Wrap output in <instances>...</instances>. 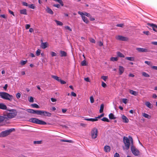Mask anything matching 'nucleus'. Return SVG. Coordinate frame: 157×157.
Listing matches in <instances>:
<instances>
[{"mask_svg":"<svg viewBox=\"0 0 157 157\" xmlns=\"http://www.w3.org/2000/svg\"><path fill=\"white\" fill-rule=\"evenodd\" d=\"M17 115V112L15 110H8L3 116L4 120L5 119H11L14 118Z\"/></svg>","mask_w":157,"mask_h":157,"instance_id":"1","label":"nucleus"},{"mask_svg":"<svg viewBox=\"0 0 157 157\" xmlns=\"http://www.w3.org/2000/svg\"><path fill=\"white\" fill-rule=\"evenodd\" d=\"M0 98L10 101H11L13 99V96L12 95L4 92H0Z\"/></svg>","mask_w":157,"mask_h":157,"instance_id":"2","label":"nucleus"},{"mask_svg":"<svg viewBox=\"0 0 157 157\" xmlns=\"http://www.w3.org/2000/svg\"><path fill=\"white\" fill-rule=\"evenodd\" d=\"M29 121L31 122L41 125H46L47 124L45 121L36 118H31L29 119Z\"/></svg>","mask_w":157,"mask_h":157,"instance_id":"3","label":"nucleus"},{"mask_svg":"<svg viewBox=\"0 0 157 157\" xmlns=\"http://www.w3.org/2000/svg\"><path fill=\"white\" fill-rule=\"evenodd\" d=\"M15 130L14 128H11L6 130L0 133V137H3L9 135L10 133Z\"/></svg>","mask_w":157,"mask_h":157,"instance_id":"4","label":"nucleus"},{"mask_svg":"<svg viewBox=\"0 0 157 157\" xmlns=\"http://www.w3.org/2000/svg\"><path fill=\"white\" fill-rule=\"evenodd\" d=\"M123 140L125 144V149L126 150H128L130 146V142H129V139H128V138L124 136L123 137Z\"/></svg>","mask_w":157,"mask_h":157,"instance_id":"5","label":"nucleus"},{"mask_svg":"<svg viewBox=\"0 0 157 157\" xmlns=\"http://www.w3.org/2000/svg\"><path fill=\"white\" fill-rule=\"evenodd\" d=\"M91 135L92 138L95 139L98 136V130L96 128H94L91 131Z\"/></svg>","mask_w":157,"mask_h":157,"instance_id":"6","label":"nucleus"},{"mask_svg":"<svg viewBox=\"0 0 157 157\" xmlns=\"http://www.w3.org/2000/svg\"><path fill=\"white\" fill-rule=\"evenodd\" d=\"M131 150L133 154L135 156H138L140 155L139 151L135 147L132 146Z\"/></svg>","mask_w":157,"mask_h":157,"instance_id":"7","label":"nucleus"},{"mask_svg":"<svg viewBox=\"0 0 157 157\" xmlns=\"http://www.w3.org/2000/svg\"><path fill=\"white\" fill-rule=\"evenodd\" d=\"M115 38L117 40L120 41H127L128 40V37L121 35L116 36Z\"/></svg>","mask_w":157,"mask_h":157,"instance_id":"8","label":"nucleus"},{"mask_svg":"<svg viewBox=\"0 0 157 157\" xmlns=\"http://www.w3.org/2000/svg\"><path fill=\"white\" fill-rule=\"evenodd\" d=\"M136 49L139 52H149V50L147 48H137Z\"/></svg>","mask_w":157,"mask_h":157,"instance_id":"9","label":"nucleus"},{"mask_svg":"<svg viewBox=\"0 0 157 157\" xmlns=\"http://www.w3.org/2000/svg\"><path fill=\"white\" fill-rule=\"evenodd\" d=\"M41 114H41L40 115L48 117H51L52 115L51 113L49 112L44 111H42V112Z\"/></svg>","mask_w":157,"mask_h":157,"instance_id":"10","label":"nucleus"},{"mask_svg":"<svg viewBox=\"0 0 157 157\" xmlns=\"http://www.w3.org/2000/svg\"><path fill=\"white\" fill-rule=\"evenodd\" d=\"M148 25L149 26H150L152 28L153 30L157 32V25L154 24H148Z\"/></svg>","mask_w":157,"mask_h":157,"instance_id":"11","label":"nucleus"},{"mask_svg":"<svg viewBox=\"0 0 157 157\" xmlns=\"http://www.w3.org/2000/svg\"><path fill=\"white\" fill-rule=\"evenodd\" d=\"M78 13L80 14L81 16H86L87 17H90V13H87L86 12H85L84 13H83L82 12H81L80 11H78Z\"/></svg>","mask_w":157,"mask_h":157,"instance_id":"12","label":"nucleus"},{"mask_svg":"<svg viewBox=\"0 0 157 157\" xmlns=\"http://www.w3.org/2000/svg\"><path fill=\"white\" fill-rule=\"evenodd\" d=\"M7 106L3 103H0V109L6 110L7 109Z\"/></svg>","mask_w":157,"mask_h":157,"instance_id":"13","label":"nucleus"},{"mask_svg":"<svg viewBox=\"0 0 157 157\" xmlns=\"http://www.w3.org/2000/svg\"><path fill=\"white\" fill-rule=\"evenodd\" d=\"M122 118L123 122L127 123L128 122L129 120L128 118L124 115L122 116Z\"/></svg>","mask_w":157,"mask_h":157,"instance_id":"14","label":"nucleus"},{"mask_svg":"<svg viewBox=\"0 0 157 157\" xmlns=\"http://www.w3.org/2000/svg\"><path fill=\"white\" fill-rule=\"evenodd\" d=\"M119 73L120 75H121L124 72V69L122 66H119Z\"/></svg>","mask_w":157,"mask_h":157,"instance_id":"15","label":"nucleus"},{"mask_svg":"<svg viewBox=\"0 0 157 157\" xmlns=\"http://www.w3.org/2000/svg\"><path fill=\"white\" fill-rule=\"evenodd\" d=\"M48 44L47 42H42L41 44V47L43 49H45L48 46Z\"/></svg>","mask_w":157,"mask_h":157,"instance_id":"16","label":"nucleus"},{"mask_svg":"<svg viewBox=\"0 0 157 157\" xmlns=\"http://www.w3.org/2000/svg\"><path fill=\"white\" fill-rule=\"evenodd\" d=\"M110 147L109 146L106 145L104 147V151L106 152H109L110 151Z\"/></svg>","mask_w":157,"mask_h":157,"instance_id":"17","label":"nucleus"},{"mask_svg":"<svg viewBox=\"0 0 157 157\" xmlns=\"http://www.w3.org/2000/svg\"><path fill=\"white\" fill-rule=\"evenodd\" d=\"M60 53L61 57H65L67 56V53L64 51H60Z\"/></svg>","mask_w":157,"mask_h":157,"instance_id":"18","label":"nucleus"},{"mask_svg":"<svg viewBox=\"0 0 157 157\" xmlns=\"http://www.w3.org/2000/svg\"><path fill=\"white\" fill-rule=\"evenodd\" d=\"M46 10L48 13L49 14H53V11L51 9H50L48 7H47Z\"/></svg>","mask_w":157,"mask_h":157,"instance_id":"19","label":"nucleus"},{"mask_svg":"<svg viewBox=\"0 0 157 157\" xmlns=\"http://www.w3.org/2000/svg\"><path fill=\"white\" fill-rule=\"evenodd\" d=\"M42 110H34V111L33 114H36L38 115H41L42 114L41 113H42Z\"/></svg>","mask_w":157,"mask_h":157,"instance_id":"20","label":"nucleus"},{"mask_svg":"<svg viewBox=\"0 0 157 157\" xmlns=\"http://www.w3.org/2000/svg\"><path fill=\"white\" fill-rule=\"evenodd\" d=\"M145 105L147 107L150 109H151L152 107L151 104L149 101H147L145 102Z\"/></svg>","mask_w":157,"mask_h":157,"instance_id":"21","label":"nucleus"},{"mask_svg":"<svg viewBox=\"0 0 157 157\" xmlns=\"http://www.w3.org/2000/svg\"><path fill=\"white\" fill-rule=\"evenodd\" d=\"M83 20V21L86 23H88L89 22L88 20L87 19V18L86 17H85L84 16H81Z\"/></svg>","mask_w":157,"mask_h":157,"instance_id":"22","label":"nucleus"},{"mask_svg":"<svg viewBox=\"0 0 157 157\" xmlns=\"http://www.w3.org/2000/svg\"><path fill=\"white\" fill-rule=\"evenodd\" d=\"M20 13L22 14L26 15L27 14V11L25 9L20 10Z\"/></svg>","mask_w":157,"mask_h":157,"instance_id":"23","label":"nucleus"},{"mask_svg":"<svg viewBox=\"0 0 157 157\" xmlns=\"http://www.w3.org/2000/svg\"><path fill=\"white\" fill-rule=\"evenodd\" d=\"M129 92L131 94L135 96H137L138 94V93L137 92L133 90H130Z\"/></svg>","mask_w":157,"mask_h":157,"instance_id":"24","label":"nucleus"},{"mask_svg":"<svg viewBox=\"0 0 157 157\" xmlns=\"http://www.w3.org/2000/svg\"><path fill=\"white\" fill-rule=\"evenodd\" d=\"M109 118L110 119H115L116 117H114V114L112 113H110L109 115Z\"/></svg>","mask_w":157,"mask_h":157,"instance_id":"25","label":"nucleus"},{"mask_svg":"<svg viewBox=\"0 0 157 157\" xmlns=\"http://www.w3.org/2000/svg\"><path fill=\"white\" fill-rule=\"evenodd\" d=\"M117 55L118 57H120L124 58V55L120 52H117Z\"/></svg>","mask_w":157,"mask_h":157,"instance_id":"26","label":"nucleus"},{"mask_svg":"<svg viewBox=\"0 0 157 157\" xmlns=\"http://www.w3.org/2000/svg\"><path fill=\"white\" fill-rule=\"evenodd\" d=\"M55 21L58 25L62 26L63 25V23L60 21L57 20H55Z\"/></svg>","mask_w":157,"mask_h":157,"instance_id":"27","label":"nucleus"},{"mask_svg":"<svg viewBox=\"0 0 157 157\" xmlns=\"http://www.w3.org/2000/svg\"><path fill=\"white\" fill-rule=\"evenodd\" d=\"M143 116L145 118H146L148 119H150L151 118V116L148 114L144 113H143Z\"/></svg>","mask_w":157,"mask_h":157,"instance_id":"28","label":"nucleus"},{"mask_svg":"<svg viewBox=\"0 0 157 157\" xmlns=\"http://www.w3.org/2000/svg\"><path fill=\"white\" fill-rule=\"evenodd\" d=\"M31 106L33 108H39V106L36 104H33L31 105Z\"/></svg>","mask_w":157,"mask_h":157,"instance_id":"29","label":"nucleus"},{"mask_svg":"<svg viewBox=\"0 0 157 157\" xmlns=\"http://www.w3.org/2000/svg\"><path fill=\"white\" fill-rule=\"evenodd\" d=\"M126 59L128 60L131 61H134V58L133 57H126Z\"/></svg>","mask_w":157,"mask_h":157,"instance_id":"30","label":"nucleus"},{"mask_svg":"<svg viewBox=\"0 0 157 157\" xmlns=\"http://www.w3.org/2000/svg\"><path fill=\"white\" fill-rule=\"evenodd\" d=\"M118 60V58L117 57H112L110 58V60L111 61H117Z\"/></svg>","mask_w":157,"mask_h":157,"instance_id":"31","label":"nucleus"},{"mask_svg":"<svg viewBox=\"0 0 157 157\" xmlns=\"http://www.w3.org/2000/svg\"><path fill=\"white\" fill-rule=\"evenodd\" d=\"M104 109V105L103 104H102L100 106V108L99 110V112L100 113H102L103 112Z\"/></svg>","mask_w":157,"mask_h":157,"instance_id":"32","label":"nucleus"},{"mask_svg":"<svg viewBox=\"0 0 157 157\" xmlns=\"http://www.w3.org/2000/svg\"><path fill=\"white\" fill-rule=\"evenodd\" d=\"M81 65L82 66H85L87 65V63H86V61L85 60L82 61L81 62Z\"/></svg>","mask_w":157,"mask_h":157,"instance_id":"33","label":"nucleus"},{"mask_svg":"<svg viewBox=\"0 0 157 157\" xmlns=\"http://www.w3.org/2000/svg\"><path fill=\"white\" fill-rule=\"evenodd\" d=\"M53 0L55 1H56V2H58L60 4V5L62 6H63V3L62 1V0Z\"/></svg>","mask_w":157,"mask_h":157,"instance_id":"34","label":"nucleus"},{"mask_svg":"<svg viewBox=\"0 0 157 157\" xmlns=\"http://www.w3.org/2000/svg\"><path fill=\"white\" fill-rule=\"evenodd\" d=\"M142 75L146 77H150L149 75L145 72H143L142 73Z\"/></svg>","mask_w":157,"mask_h":157,"instance_id":"35","label":"nucleus"},{"mask_svg":"<svg viewBox=\"0 0 157 157\" xmlns=\"http://www.w3.org/2000/svg\"><path fill=\"white\" fill-rule=\"evenodd\" d=\"M27 60H25V61L21 60L20 62V64L22 65H25L27 63Z\"/></svg>","mask_w":157,"mask_h":157,"instance_id":"36","label":"nucleus"},{"mask_svg":"<svg viewBox=\"0 0 157 157\" xmlns=\"http://www.w3.org/2000/svg\"><path fill=\"white\" fill-rule=\"evenodd\" d=\"M101 120L102 121H106L107 122H109V120L107 118L105 117H103Z\"/></svg>","mask_w":157,"mask_h":157,"instance_id":"37","label":"nucleus"},{"mask_svg":"<svg viewBox=\"0 0 157 157\" xmlns=\"http://www.w3.org/2000/svg\"><path fill=\"white\" fill-rule=\"evenodd\" d=\"M129 142H130V143L132 145V146H133V140L131 136H129Z\"/></svg>","mask_w":157,"mask_h":157,"instance_id":"38","label":"nucleus"},{"mask_svg":"<svg viewBox=\"0 0 157 157\" xmlns=\"http://www.w3.org/2000/svg\"><path fill=\"white\" fill-rule=\"evenodd\" d=\"M28 6L29 8L33 9H34L35 8L34 5L33 4L29 5Z\"/></svg>","mask_w":157,"mask_h":157,"instance_id":"39","label":"nucleus"},{"mask_svg":"<svg viewBox=\"0 0 157 157\" xmlns=\"http://www.w3.org/2000/svg\"><path fill=\"white\" fill-rule=\"evenodd\" d=\"M60 141L61 142H71L72 141L71 140H63V139H61L60 140Z\"/></svg>","mask_w":157,"mask_h":157,"instance_id":"40","label":"nucleus"},{"mask_svg":"<svg viewBox=\"0 0 157 157\" xmlns=\"http://www.w3.org/2000/svg\"><path fill=\"white\" fill-rule=\"evenodd\" d=\"M34 110L31 109H28L26 110V111L29 113H33Z\"/></svg>","mask_w":157,"mask_h":157,"instance_id":"41","label":"nucleus"},{"mask_svg":"<svg viewBox=\"0 0 157 157\" xmlns=\"http://www.w3.org/2000/svg\"><path fill=\"white\" fill-rule=\"evenodd\" d=\"M98 120V119H97L96 117L94 118H90L89 121H91L92 122H94L97 121Z\"/></svg>","mask_w":157,"mask_h":157,"instance_id":"42","label":"nucleus"},{"mask_svg":"<svg viewBox=\"0 0 157 157\" xmlns=\"http://www.w3.org/2000/svg\"><path fill=\"white\" fill-rule=\"evenodd\" d=\"M41 51L40 49H38L36 52V54L37 56H39L40 54Z\"/></svg>","mask_w":157,"mask_h":157,"instance_id":"43","label":"nucleus"},{"mask_svg":"<svg viewBox=\"0 0 157 157\" xmlns=\"http://www.w3.org/2000/svg\"><path fill=\"white\" fill-rule=\"evenodd\" d=\"M101 78L104 81H106V80L108 78V77L107 76H103L101 77Z\"/></svg>","mask_w":157,"mask_h":157,"instance_id":"44","label":"nucleus"},{"mask_svg":"<svg viewBox=\"0 0 157 157\" xmlns=\"http://www.w3.org/2000/svg\"><path fill=\"white\" fill-rule=\"evenodd\" d=\"M51 56L52 57L56 56H57V54L54 52H51Z\"/></svg>","mask_w":157,"mask_h":157,"instance_id":"45","label":"nucleus"},{"mask_svg":"<svg viewBox=\"0 0 157 157\" xmlns=\"http://www.w3.org/2000/svg\"><path fill=\"white\" fill-rule=\"evenodd\" d=\"M64 27L66 29L68 30H69L70 31H72L71 29L69 26H65Z\"/></svg>","mask_w":157,"mask_h":157,"instance_id":"46","label":"nucleus"},{"mask_svg":"<svg viewBox=\"0 0 157 157\" xmlns=\"http://www.w3.org/2000/svg\"><path fill=\"white\" fill-rule=\"evenodd\" d=\"M34 144H41V141H34Z\"/></svg>","mask_w":157,"mask_h":157,"instance_id":"47","label":"nucleus"},{"mask_svg":"<svg viewBox=\"0 0 157 157\" xmlns=\"http://www.w3.org/2000/svg\"><path fill=\"white\" fill-rule=\"evenodd\" d=\"M90 101L91 103H93L94 101V98L93 96H91L90 98Z\"/></svg>","mask_w":157,"mask_h":157,"instance_id":"48","label":"nucleus"},{"mask_svg":"<svg viewBox=\"0 0 157 157\" xmlns=\"http://www.w3.org/2000/svg\"><path fill=\"white\" fill-rule=\"evenodd\" d=\"M128 101V100L126 98H123L122 99V102L124 104H126Z\"/></svg>","mask_w":157,"mask_h":157,"instance_id":"49","label":"nucleus"},{"mask_svg":"<svg viewBox=\"0 0 157 157\" xmlns=\"http://www.w3.org/2000/svg\"><path fill=\"white\" fill-rule=\"evenodd\" d=\"M29 102H34V99L32 97H30L29 100Z\"/></svg>","mask_w":157,"mask_h":157,"instance_id":"50","label":"nucleus"},{"mask_svg":"<svg viewBox=\"0 0 157 157\" xmlns=\"http://www.w3.org/2000/svg\"><path fill=\"white\" fill-rule=\"evenodd\" d=\"M21 94L20 93H17L16 95V97L17 99L20 98L21 97Z\"/></svg>","mask_w":157,"mask_h":157,"instance_id":"51","label":"nucleus"},{"mask_svg":"<svg viewBox=\"0 0 157 157\" xmlns=\"http://www.w3.org/2000/svg\"><path fill=\"white\" fill-rule=\"evenodd\" d=\"M101 86L103 87L104 88L105 87L107 86L106 84H105V83L103 82H102Z\"/></svg>","mask_w":157,"mask_h":157,"instance_id":"52","label":"nucleus"},{"mask_svg":"<svg viewBox=\"0 0 157 157\" xmlns=\"http://www.w3.org/2000/svg\"><path fill=\"white\" fill-rule=\"evenodd\" d=\"M53 6L55 7H57L58 8H59L60 7V5L59 4H54L53 5Z\"/></svg>","mask_w":157,"mask_h":157,"instance_id":"53","label":"nucleus"},{"mask_svg":"<svg viewBox=\"0 0 157 157\" xmlns=\"http://www.w3.org/2000/svg\"><path fill=\"white\" fill-rule=\"evenodd\" d=\"M104 114L102 113L100 115L98 116L97 117H96V118H97V119H98V118H100L102 117H103L104 116Z\"/></svg>","mask_w":157,"mask_h":157,"instance_id":"54","label":"nucleus"},{"mask_svg":"<svg viewBox=\"0 0 157 157\" xmlns=\"http://www.w3.org/2000/svg\"><path fill=\"white\" fill-rule=\"evenodd\" d=\"M90 41L93 43H95V40L93 38H91L90 39Z\"/></svg>","mask_w":157,"mask_h":157,"instance_id":"55","label":"nucleus"},{"mask_svg":"<svg viewBox=\"0 0 157 157\" xmlns=\"http://www.w3.org/2000/svg\"><path fill=\"white\" fill-rule=\"evenodd\" d=\"M22 4L23 6H29L28 3L25 2H22Z\"/></svg>","mask_w":157,"mask_h":157,"instance_id":"56","label":"nucleus"},{"mask_svg":"<svg viewBox=\"0 0 157 157\" xmlns=\"http://www.w3.org/2000/svg\"><path fill=\"white\" fill-rule=\"evenodd\" d=\"M71 94L72 96L73 97H76V94L74 92H71Z\"/></svg>","mask_w":157,"mask_h":157,"instance_id":"57","label":"nucleus"},{"mask_svg":"<svg viewBox=\"0 0 157 157\" xmlns=\"http://www.w3.org/2000/svg\"><path fill=\"white\" fill-rule=\"evenodd\" d=\"M52 78H54V79H55V80H56L57 78H58V77L56 76H55V75H52Z\"/></svg>","mask_w":157,"mask_h":157,"instance_id":"58","label":"nucleus"},{"mask_svg":"<svg viewBox=\"0 0 157 157\" xmlns=\"http://www.w3.org/2000/svg\"><path fill=\"white\" fill-rule=\"evenodd\" d=\"M4 120L3 116H0V123Z\"/></svg>","mask_w":157,"mask_h":157,"instance_id":"59","label":"nucleus"},{"mask_svg":"<svg viewBox=\"0 0 157 157\" xmlns=\"http://www.w3.org/2000/svg\"><path fill=\"white\" fill-rule=\"evenodd\" d=\"M60 83L62 84H64L66 83V82L64 80H63L61 79L60 81Z\"/></svg>","mask_w":157,"mask_h":157,"instance_id":"60","label":"nucleus"},{"mask_svg":"<svg viewBox=\"0 0 157 157\" xmlns=\"http://www.w3.org/2000/svg\"><path fill=\"white\" fill-rule=\"evenodd\" d=\"M143 33L146 34L147 35H148L149 34V32L148 31H144Z\"/></svg>","mask_w":157,"mask_h":157,"instance_id":"61","label":"nucleus"},{"mask_svg":"<svg viewBox=\"0 0 157 157\" xmlns=\"http://www.w3.org/2000/svg\"><path fill=\"white\" fill-rule=\"evenodd\" d=\"M30 27V25L29 24H26L25 25V28L26 29H29Z\"/></svg>","mask_w":157,"mask_h":157,"instance_id":"62","label":"nucleus"},{"mask_svg":"<svg viewBox=\"0 0 157 157\" xmlns=\"http://www.w3.org/2000/svg\"><path fill=\"white\" fill-rule=\"evenodd\" d=\"M151 68L154 70H157V66H152L151 67Z\"/></svg>","mask_w":157,"mask_h":157,"instance_id":"63","label":"nucleus"},{"mask_svg":"<svg viewBox=\"0 0 157 157\" xmlns=\"http://www.w3.org/2000/svg\"><path fill=\"white\" fill-rule=\"evenodd\" d=\"M114 157H120L119 154L116 153L114 155Z\"/></svg>","mask_w":157,"mask_h":157,"instance_id":"64","label":"nucleus"}]
</instances>
